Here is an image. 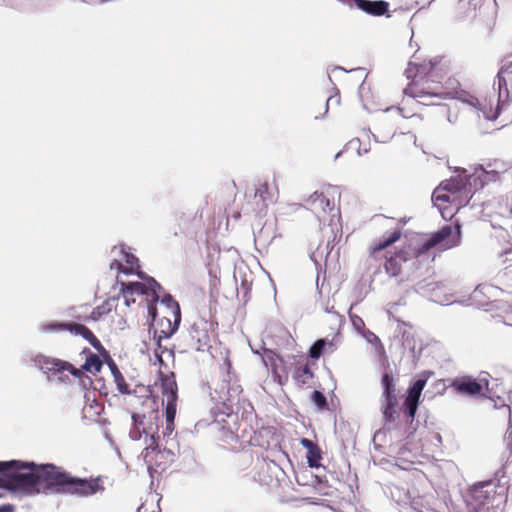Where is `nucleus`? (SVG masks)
<instances>
[{
	"label": "nucleus",
	"mask_w": 512,
	"mask_h": 512,
	"mask_svg": "<svg viewBox=\"0 0 512 512\" xmlns=\"http://www.w3.org/2000/svg\"><path fill=\"white\" fill-rule=\"evenodd\" d=\"M445 69L440 60L425 59L422 62H409L405 76L410 82L403 93L422 105H438L448 93L441 84Z\"/></svg>",
	"instance_id": "f257e3e1"
},
{
	"label": "nucleus",
	"mask_w": 512,
	"mask_h": 512,
	"mask_svg": "<svg viewBox=\"0 0 512 512\" xmlns=\"http://www.w3.org/2000/svg\"><path fill=\"white\" fill-rule=\"evenodd\" d=\"M472 185L466 177L456 176L442 181L434 189L432 200L443 218L452 217L454 212L469 203L474 193Z\"/></svg>",
	"instance_id": "f03ea898"
},
{
	"label": "nucleus",
	"mask_w": 512,
	"mask_h": 512,
	"mask_svg": "<svg viewBox=\"0 0 512 512\" xmlns=\"http://www.w3.org/2000/svg\"><path fill=\"white\" fill-rule=\"evenodd\" d=\"M401 237V231L395 230L389 237L382 239L369 249V260L373 262L383 261V268L389 277L396 278L402 273V264L420 257L412 243L401 246L394 252L386 249L397 242Z\"/></svg>",
	"instance_id": "7ed1b4c3"
},
{
	"label": "nucleus",
	"mask_w": 512,
	"mask_h": 512,
	"mask_svg": "<svg viewBox=\"0 0 512 512\" xmlns=\"http://www.w3.org/2000/svg\"><path fill=\"white\" fill-rule=\"evenodd\" d=\"M37 464L34 462H0V487L27 495L39 494Z\"/></svg>",
	"instance_id": "20e7f679"
},
{
	"label": "nucleus",
	"mask_w": 512,
	"mask_h": 512,
	"mask_svg": "<svg viewBox=\"0 0 512 512\" xmlns=\"http://www.w3.org/2000/svg\"><path fill=\"white\" fill-rule=\"evenodd\" d=\"M227 368L226 375L221 383H219L212 393V399L217 403V408L227 416H231L235 412V408L240 405L243 388L234 373H231V362L225 360Z\"/></svg>",
	"instance_id": "39448f33"
},
{
	"label": "nucleus",
	"mask_w": 512,
	"mask_h": 512,
	"mask_svg": "<svg viewBox=\"0 0 512 512\" xmlns=\"http://www.w3.org/2000/svg\"><path fill=\"white\" fill-rule=\"evenodd\" d=\"M407 118L409 116L403 113L402 108L392 107L384 110L377 115L373 122L372 134L375 140L385 143L392 139L398 131L404 133L403 129L406 128L404 123Z\"/></svg>",
	"instance_id": "423d86ee"
},
{
	"label": "nucleus",
	"mask_w": 512,
	"mask_h": 512,
	"mask_svg": "<svg viewBox=\"0 0 512 512\" xmlns=\"http://www.w3.org/2000/svg\"><path fill=\"white\" fill-rule=\"evenodd\" d=\"M278 195L279 190L275 181L258 182L251 192L245 194L242 208L246 213L264 214L268 206L276 202Z\"/></svg>",
	"instance_id": "0eeeda50"
},
{
	"label": "nucleus",
	"mask_w": 512,
	"mask_h": 512,
	"mask_svg": "<svg viewBox=\"0 0 512 512\" xmlns=\"http://www.w3.org/2000/svg\"><path fill=\"white\" fill-rule=\"evenodd\" d=\"M40 493L65 494L70 473L54 464L37 465Z\"/></svg>",
	"instance_id": "6e6552de"
},
{
	"label": "nucleus",
	"mask_w": 512,
	"mask_h": 512,
	"mask_svg": "<svg viewBox=\"0 0 512 512\" xmlns=\"http://www.w3.org/2000/svg\"><path fill=\"white\" fill-rule=\"evenodd\" d=\"M461 242V226L459 223L445 225L432 233L428 239L419 245H414L419 255H423L430 249L437 248L445 251L458 246Z\"/></svg>",
	"instance_id": "1a4fd4ad"
},
{
	"label": "nucleus",
	"mask_w": 512,
	"mask_h": 512,
	"mask_svg": "<svg viewBox=\"0 0 512 512\" xmlns=\"http://www.w3.org/2000/svg\"><path fill=\"white\" fill-rule=\"evenodd\" d=\"M217 323L203 316L197 317L189 330L190 345L196 351H207L216 336Z\"/></svg>",
	"instance_id": "9d476101"
},
{
	"label": "nucleus",
	"mask_w": 512,
	"mask_h": 512,
	"mask_svg": "<svg viewBox=\"0 0 512 512\" xmlns=\"http://www.w3.org/2000/svg\"><path fill=\"white\" fill-rule=\"evenodd\" d=\"M134 428L130 435L132 439L139 440L144 435V443L147 445L152 439L159 440V415L157 411H152L148 416L145 414L134 413L132 415Z\"/></svg>",
	"instance_id": "9b49d317"
},
{
	"label": "nucleus",
	"mask_w": 512,
	"mask_h": 512,
	"mask_svg": "<svg viewBox=\"0 0 512 512\" xmlns=\"http://www.w3.org/2000/svg\"><path fill=\"white\" fill-rule=\"evenodd\" d=\"M41 330L45 333H58L61 331H69L70 333L83 337L88 341L96 350L102 351V346L99 339L93 334V332L81 323H61V322H50L43 324Z\"/></svg>",
	"instance_id": "f8f14e48"
},
{
	"label": "nucleus",
	"mask_w": 512,
	"mask_h": 512,
	"mask_svg": "<svg viewBox=\"0 0 512 512\" xmlns=\"http://www.w3.org/2000/svg\"><path fill=\"white\" fill-rule=\"evenodd\" d=\"M143 460L151 475L165 471L171 460V454L167 450H161L157 439L148 442L142 451Z\"/></svg>",
	"instance_id": "ddd939ff"
},
{
	"label": "nucleus",
	"mask_w": 512,
	"mask_h": 512,
	"mask_svg": "<svg viewBox=\"0 0 512 512\" xmlns=\"http://www.w3.org/2000/svg\"><path fill=\"white\" fill-rule=\"evenodd\" d=\"M489 382L486 378L479 380L470 375L459 376L450 380L448 387L463 396L478 397L484 395Z\"/></svg>",
	"instance_id": "4468645a"
},
{
	"label": "nucleus",
	"mask_w": 512,
	"mask_h": 512,
	"mask_svg": "<svg viewBox=\"0 0 512 512\" xmlns=\"http://www.w3.org/2000/svg\"><path fill=\"white\" fill-rule=\"evenodd\" d=\"M102 478H78L70 474L65 494L76 495L79 497H88L98 492L104 491Z\"/></svg>",
	"instance_id": "2eb2a0df"
},
{
	"label": "nucleus",
	"mask_w": 512,
	"mask_h": 512,
	"mask_svg": "<svg viewBox=\"0 0 512 512\" xmlns=\"http://www.w3.org/2000/svg\"><path fill=\"white\" fill-rule=\"evenodd\" d=\"M497 80H498V100H497V106L495 110L493 111L490 109L489 111H486L483 109V113L485 117L489 120H495L497 119L499 115V100L502 97L508 98L510 93L512 92V61L509 62L507 65H504L501 67L497 74Z\"/></svg>",
	"instance_id": "dca6fc26"
},
{
	"label": "nucleus",
	"mask_w": 512,
	"mask_h": 512,
	"mask_svg": "<svg viewBox=\"0 0 512 512\" xmlns=\"http://www.w3.org/2000/svg\"><path fill=\"white\" fill-rule=\"evenodd\" d=\"M36 365L45 372H52L53 374H62L63 372L67 371L72 376L76 378H80L82 375V371L76 367H74L71 363L56 359V358H50L47 356H37L35 358Z\"/></svg>",
	"instance_id": "f3484780"
},
{
	"label": "nucleus",
	"mask_w": 512,
	"mask_h": 512,
	"mask_svg": "<svg viewBox=\"0 0 512 512\" xmlns=\"http://www.w3.org/2000/svg\"><path fill=\"white\" fill-rule=\"evenodd\" d=\"M262 360L266 368L271 370L274 381L283 386L288 380L284 359L272 350H264Z\"/></svg>",
	"instance_id": "a211bd4d"
},
{
	"label": "nucleus",
	"mask_w": 512,
	"mask_h": 512,
	"mask_svg": "<svg viewBox=\"0 0 512 512\" xmlns=\"http://www.w3.org/2000/svg\"><path fill=\"white\" fill-rule=\"evenodd\" d=\"M144 280H146V283H122V286H125L134 295L137 294L151 296L153 301H157L159 298V291L162 289L161 285L152 277H146L144 275Z\"/></svg>",
	"instance_id": "6ab92c4d"
},
{
	"label": "nucleus",
	"mask_w": 512,
	"mask_h": 512,
	"mask_svg": "<svg viewBox=\"0 0 512 512\" xmlns=\"http://www.w3.org/2000/svg\"><path fill=\"white\" fill-rule=\"evenodd\" d=\"M426 381L423 379H418L413 383V385L408 389L407 397L404 401V413L411 419L415 417L417 412V408L419 405V399L422 393L423 388L425 387Z\"/></svg>",
	"instance_id": "aec40b11"
},
{
	"label": "nucleus",
	"mask_w": 512,
	"mask_h": 512,
	"mask_svg": "<svg viewBox=\"0 0 512 512\" xmlns=\"http://www.w3.org/2000/svg\"><path fill=\"white\" fill-rule=\"evenodd\" d=\"M348 4L355 5L358 9L372 16H383L389 9V3L383 0H348Z\"/></svg>",
	"instance_id": "412c9836"
},
{
	"label": "nucleus",
	"mask_w": 512,
	"mask_h": 512,
	"mask_svg": "<svg viewBox=\"0 0 512 512\" xmlns=\"http://www.w3.org/2000/svg\"><path fill=\"white\" fill-rule=\"evenodd\" d=\"M313 378L314 373L311 370L308 361L305 360L304 362H297L293 372V380L296 385L299 387L308 386L311 384Z\"/></svg>",
	"instance_id": "4be33fe9"
},
{
	"label": "nucleus",
	"mask_w": 512,
	"mask_h": 512,
	"mask_svg": "<svg viewBox=\"0 0 512 512\" xmlns=\"http://www.w3.org/2000/svg\"><path fill=\"white\" fill-rule=\"evenodd\" d=\"M308 202L311 210L316 214H326L334 209V201H331L324 193H313Z\"/></svg>",
	"instance_id": "5701e85b"
},
{
	"label": "nucleus",
	"mask_w": 512,
	"mask_h": 512,
	"mask_svg": "<svg viewBox=\"0 0 512 512\" xmlns=\"http://www.w3.org/2000/svg\"><path fill=\"white\" fill-rule=\"evenodd\" d=\"M300 444L307 449V463L311 468H318L322 452L318 445L308 438H302Z\"/></svg>",
	"instance_id": "b1692460"
},
{
	"label": "nucleus",
	"mask_w": 512,
	"mask_h": 512,
	"mask_svg": "<svg viewBox=\"0 0 512 512\" xmlns=\"http://www.w3.org/2000/svg\"><path fill=\"white\" fill-rule=\"evenodd\" d=\"M161 381V392L163 397H165V400L169 399H177V383L175 380V375L173 372H170L168 374H161L160 377Z\"/></svg>",
	"instance_id": "393cba45"
},
{
	"label": "nucleus",
	"mask_w": 512,
	"mask_h": 512,
	"mask_svg": "<svg viewBox=\"0 0 512 512\" xmlns=\"http://www.w3.org/2000/svg\"><path fill=\"white\" fill-rule=\"evenodd\" d=\"M397 396L384 397L381 400V412L385 424L394 423L397 416Z\"/></svg>",
	"instance_id": "a878e982"
},
{
	"label": "nucleus",
	"mask_w": 512,
	"mask_h": 512,
	"mask_svg": "<svg viewBox=\"0 0 512 512\" xmlns=\"http://www.w3.org/2000/svg\"><path fill=\"white\" fill-rule=\"evenodd\" d=\"M502 172H504V170L500 171L496 169H482L477 175L470 177V179H472L474 187L483 188L484 185L488 184L489 182H496L500 180V175Z\"/></svg>",
	"instance_id": "bb28decb"
},
{
	"label": "nucleus",
	"mask_w": 512,
	"mask_h": 512,
	"mask_svg": "<svg viewBox=\"0 0 512 512\" xmlns=\"http://www.w3.org/2000/svg\"><path fill=\"white\" fill-rule=\"evenodd\" d=\"M112 310L111 303L109 300L104 301L101 305L95 307L89 315H76V320L82 322L88 321H99L104 316L108 315Z\"/></svg>",
	"instance_id": "cd10ccee"
},
{
	"label": "nucleus",
	"mask_w": 512,
	"mask_h": 512,
	"mask_svg": "<svg viewBox=\"0 0 512 512\" xmlns=\"http://www.w3.org/2000/svg\"><path fill=\"white\" fill-rule=\"evenodd\" d=\"M499 288L510 296V310L512 311V267L506 266L497 276Z\"/></svg>",
	"instance_id": "c85d7f7f"
},
{
	"label": "nucleus",
	"mask_w": 512,
	"mask_h": 512,
	"mask_svg": "<svg viewBox=\"0 0 512 512\" xmlns=\"http://www.w3.org/2000/svg\"><path fill=\"white\" fill-rule=\"evenodd\" d=\"M83 353L86 354V359L85 363L82 365L80 370H85L92 374L100 372L103 363L100 360L99 356L92 353L89 349H85Z\"/></svg>",
	"instance_id": "c756f323"
},
{
	"label": "nucleus",
	"mask_w": 512,
	"mask_h": 512,
	"mask_svg": "<svg viewBox=\"0 0 512 512\" xmlns=\"http://www.w3.org/2000/svg\"><path fill=\"white\" fill-rule=\"evenodd\" d=\"M124 274L136 273L141 279H144V273L139 271L140 265L138 258L132 253L123 252Z\"/></svg>",
	"instance_id": "7c9ffc66"
},
{
	"label": "nucleus",
	"mask_w": 512,
	"mask_h": 512,
	"mask_svg": "<svg viewBox=\"0 0 512 512\" xmlns=\"http://www.w3.org/2000/svg\"><path fill=\"white\" fill-rule=\"evenodd\" d=\"M381 383L383 386L382 398L396 396L394 379L389 373L383 374Z\"/></svg>",
	"instance_id": "2f4dec72"
},
{
	"label": "nucleus",
	"mask_w": 512,
	"mask_h": 512,
	"mask_svg": "<svg viewBox=\"0 0 512 512\" xmlns=\"http://www.w3.org/2000/svg\"><path fill=\"white\" fill-rule=\"evenodd\" d=\"M166 300L168 302V306L172 309V314L174 317V327L171 328V333H173L177 329V326L181 320L180 307L179 304L174 301L170 295L166 297Z\"/></svg>",
	"instance_id": "473e14b6"
},
{
	"label": "nucleus",
	"mask_w": 512,
	"mask_h": 512,
	"mask_svg": "<svg viewBox=\"0 0 512 512\" xmlns=\"http://www.w3.org/2000/svg\"><path fill=\"white\" fill-rule=\"evenodd\" d=\"M326 339H318L309 349V357L312 359H319L320 356L325 352Z\"/></svg>",
	"instance_id": "72a5a7b5"
},
{
	"label": "nucleus",
	"mask_w": 512,
	"mask_h": 512,
	"mask_svg": "<svg viewBox=\"0 0 512 512\" xmlns=\"http://www.w3.org/2000/svg\"><path fill=\"white\" fill-rule=\"evenodd\" d=\"M311 401L314 403V405L320 409V410H327L328 409V403L325 395L315 390L311 395Z\"/></svg>",
	"instance_id": "f704fd0d"
},
{
	"label": "nucleus",
	"mask_w": 512,
	"mask_h": 512,
	"mask_svg": "<svg viewBox=\"0 0 512 512\" xmlns=\"http://www.w3.org/2000/svg\"><path fill=\"white\" fill-rule=\"evenodd\" d=\"M255 479L265 485H270L273 481L271 475L268 474V466L262 465L256 473Z\"/></svg>",
	"instance_id": "c9c22d12"
},
{
	"label": "nucleus",
	"mask_w": 512,
	"mask_h": 512,
	"mask_svg": "<svg viewBox=\"0 0 512 512\" xmlns=\"http://www.w3.org/2000/svg\"><path fill=\"white\" fill-rule=\"evenodd\" d=\"M114 382L117 386V390L121 394H129L130 393L129 385L126 382L124 376L122 375V373L120 371H117L115 373Z\"/></svg>",
	"instance_id": "e433bc0d"
},
{
	"label": "nucleus",
	"mask_w": 512,
	"mask_h": 512,
	"mask_svg": "<svg viewBox=\"0 0 512 512\" xmlns=\"http://www.w3.org/2000/svg\"><path fill=\"white\" fill-rule=\"evenodd\" d=\"M176 402H177V399L166 400V407H165L166 422H171V421L175 420Z\"/></svg>",
	"instance_id": "4c0bfd02"
},
{
	"label": "nucleus",
	"mask_w": 512,
	"mask_h": 512,
	"mask_svg": "<svg viewBox=\"0 0 512 512\" xmlns=\"http://www.w3.org/2000/svg\"><path fill=\"white\" fill-rule=\"evenodd\" d=\"M349 318H350V321H351L353 327L358 332H360V333L363 332V330L365 329V322H364V320L360 316L352 313L351 311H349Z\"/></svg>",
	"instance_id": "58836bf2"
},
{
	"label": "nucleus",
	"mask_w": 512,
	"mask_h": 512,
	"mask_svg": "<svg viewBox=\"0 0 512 512\" xmlns=\"http://www.w3.org/2000/svg\"><path fill=\"white\" fill-rule=\"evenodd\" d=\"M499 257L502 258L503 263H510L508 266L512 267V243L506 248L502 249L499 253Z\"/></svg>",
	"instance_id": "ea45409f"
},
{
	"label": "nucleus",
	"mask_w": 512,
	"mask_h": 512,
	"mask_svg": "<svg viewBox=\"0 0 512 512\" xmlns=\"http://www.w3.org/2000/svg\"><path fill=\"white\" fill-rule=\"evenodd\" d=\"M499 214L506 219L512 221V205H509L507 202L504 204H500Z\"/></svg>",
	"instance_id": "a19ab883"
},
{
	"label": "nucleus",
	"mask_w": 512,
	"mask_h": 512,
	"mask_svg": "<svg viewBox=\"0 0 512 512\" xmlns=\"http://www.w3.org/2000/svg\"><path fill=\"white\" fill-rule=\"evenodd\" d=\"M121 291L126 306H130L135 303L134 294L131 291H129L125 286H122Z\"/></svg>",
	"instance_id": "79ce46f5"
},
{
	"label": "nucleus",
	"mask_w": 512,
	"mask_h": 512,
	"mask_svg": "<svg viewBox=\"0 0 512 512\" xmlns=\"http://www.w3.org/2000/svg\"><path fill=\"white\" fill-rule=\"evenodd\" d=\"M174 428H175V425H174V421H171V422H166V426L163 430V437H168L170 436L173 431H174Z\"/></svg>",
	"instance_id": "37998d69"
},
{
	"label": "nucleus",
	"mask_w": 512,
	"mask_h": 512,
	"mask_svg": "<svg viewBox=\"0 0 512 512\" xmlns=\"http://www.w3.org/2000/svg\"><path fill=\"white\" fill-rule=\"evenodd\" d=\"M111 270H117L118 272L124 273V264L121 261L114 260L110 264Z\"/></svg>",
	"instance_id": "c03bdc74"
},
{
	"label": "nucleus",
	"mask_w": 512,
	"mask_h": 512,
	"mask_svg": "<svg viewBox=\"0 0 512 512\" xmlns=\"http://www.w3.org/2000/svg\"><path fill=\"white\" fill-rule=\"evenodd\" d=\"M336 349H337V345L334 342V340H331V341L326 340L325 352L333 353L336 351Z\"/></svg>",
	"instance_id": "a18cd8bd"
},
{
	"label": "nucleus",
	"mask_w": 512,
	"mask_h": 512,
	"mask_svg": "<svg viewBox=\"0 0 512 512\" xmlns=\"http://www.w3.org/2000/svg\"><path fill=\"white\" fill-rule=\"evenodd\" d=\"M152 507H153L152 504L149 507L147 503H143L140 505L137 512H160V511L151 510Z\"/></svg>",
	"instance_id": "49530a36"
},
{
	"label": "nucleus",
	"mask_w": 512,
	"mask_h": 512,
	"mask_svg": "<svg viewBox=\"0 0 512 512\" xmlns=\"http://www.w3.org/2000/svg\"><path fill=\"white\" fill-rule=\"evenodd\" d=\"M15 506L12 504H2L0 505V512H14Z\"/></svg>",
	"instance_id": "de8ad7c7"
},
{
	"label": "nucleus",
	"mask_w": 512,
	"mask_h": 512,
	"mask_svg": "<svg viewBox=\"0 0 512 512\" xmlns=\"http://www.w3.org/2000/svg\"><path fill=\"white\" fill-rule=\"evenodd\" d=\"M109 366H110V368H111V372H112L113 378H115V373H116L117 371H120V370L118 369V367L116 366V364H115V363H111Z\"/></svg>",
	"instance_id": "09e8293b"
},
{
	"label": "nucleus",
	"mask_w": 512,
	"mask_h": 512,
	"mask_svg": "<svg viewBox=\"0 0 512 512\" xmlns=\"http://www.w3.org/2000/svg\"><path fill=\"white\" fill-rule=\"evenodd\" d=\"M330 100H332V98H330V99H328V100L326 101V105H327V106H328V104H329V101H330Z\"/></svg>",
	"instance_id": "8fccbe9b"
}]
</instances>
